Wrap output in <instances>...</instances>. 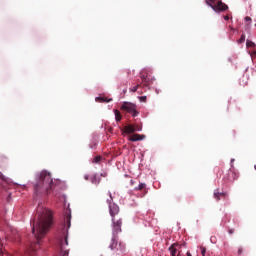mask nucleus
I'll return each instance as SVG.
<instances>
[{"label":"nucleus","mask_w":256,"mask_h":256,"mask_svg":"<svg viewBox=\"0 0 256 256\" xmlns=\"http://www.w3.org/2000/svg\"><path fill=\"white\" fill-rule=\"evenodd\" d=\"M32 225V233L36 238L37 242L32 243L28 248V255L35 256L34 253L41 247V240L53 225V213L47 208L39 206L37 208V214L34 219L30 221Z\"/></svg>","instance_id":"nucleus-1"},{"label":"nucleus","mask_w":256,"mask_h":256,"mask_svg":"<svg viewBox=\"0 0 256 256\" xmlns=\"http://www.w3.org/2000/svg\"><path fill=\"white\" fill-rule=\"evenodd\" d=\"M55 189V182L51 177V173L47 171H42L38 175V180L34 184V193L35 195H49L53 193Z\"/></svg>","instance_id":"nucleus-2"},{"label":"nucleus","mask_w":256,"mask_h":256,"mask_svg":"<svg viewBox=\"0 0 256 256\" xmlns=\"http://www.w3.org/2000/svg\"><path fill=\"white\" fill-rule=\"evenodd\" d=\"M70 227H71V209H67L64 212V227L62 230V234L58 238V245L60 248L59 256H69V250H67V245H69V242L67 241V237L69 235Z\"/></svg>","instance_id":"nucleus-3"},{"label":"nucleus","mask_w":256,"mask_h":256,"mask_svg":"<svg viewBox=\"0 0 256 256\" xmlns=\"http://www.w3.org/2000/svg\"><path fill=\"white\" fill-rule=\"evenodd\" d=\"M108 195L110 199L107 200V203L109 205V213L112 218V233L113 235H119V233H121V225H123V219L119 217V206H117L115 203H112L113 195L111 192H109Z\"/></svg>","instance_id":"nucleus-4"},{"label":"nucleus","mask_w":256,"mask_h":256,"mask_svg":"<svg viewBox=\"0 0 256 256\" xmlns=\"http://www.w3.org/2000/svg\"><path fill=\"white\" fill-rule=\"evenodd\" d=\"M206 4L216 13L227 11V9H229V6H227V4L223 3L222 1L216 2L215 0H206Z\"/></svg>","instance_id":"nucleus-5"},{"label":"nucleus","mask_w":256,"mask_h":256,"mask_svg":"<svg viewBox=\"0 0 256 256\" xmlns=\"http://www.w3.org/2000/svg\"><path fill=\"white\" fill-rule=\"evenodd\" d=\"M121 111L130 113L132 117H137V115H139V112L137 111V105L131 102H123V104L121 105Z\"/></svg>","instance_id":"nucleus-6"},{"label":"nucleus","mask_w":256,"mask_h":256,"mask_svg":"<svg viewBox=\"0 0 256 256\" xmlns=\"http://www.w3.org/2000/svg\"><path fill=\"white\" fill-rule=\"evenodd\" d=\"M182 247H185V244H179V243H174L172 244L168 250L170 251L171 256H181V251L180 249Z\"/></svg>","instance_id":"nucleus-7"},{"label":"nucleus","mask_w":256,"mask_h":256,"mask_svg":"<svg viewBox=\"0 0 256 256\" xmlns=\"http://www.w3.org/2000/svg\"><path fill=\"white\" fill-rule=\"evenodd\" d=\"M110 249H112V251H114V249H116V251H124L125 245L117 243V239L114 237L112 239V243L110 244Z\"/></svg>","instance_id":"nucleus-8"},{"label":"nucleus","mask_w":256,"mask_h":256,"mask_svg":"<svg viewBox=\"0 0 256 256\" xmlns=\"http://www.w3.org/2000/svg\"><path fill=\"white\" fill-rule=\"evenodd\" d=\"M122 133L123 135H125V133L127 135H131V133H135V126L133 124L130 125H126L123 129H122Z\"/></svg>","instance_id":"nucleus-9"},{"label":"nucleus","mask_w":256,"mask_h":256,"mask_svg":"<svg viewBox=\"0 0 256 256\" xmlns=\"http://www.w3.org/2000/svg\"><path fill=\"white\" fill-rule=\"evenodd\" d=\"M143 139H145V135L133 134L128 138V141H132V143H135L136 141H143Z\"/></svg>","instance_id":"nucleus-10"},{"label":"nucleus","mask_w":256,"mask_h":256,"mask_svg":"<svg viewBox=\"0 0 256 256\" xmlns=\"http://www.w3.org/2000/svg\"><path fill=\"white\" fill-rule=\"evenodd\" d=\"M141 81H142L144 87H149V83H150L151 80L149 79L148 76L141 75Z\"/></svg>","instance_id":"nucleus-11"},{"label":"nucleus","mask_w":256,"mask_h":256,"mask_svg":"<svg viewBox=\"0 0 256 256\" xmlns=\"http://www.w3.org/2000/svg\"><path fill=\"white\" fill-rule=\"evenodd\" d=\"M221 197H225V193H221L219 190H216L214 192V199H216V201H220Z\"/></svg>","instance_id":"nucleus-12"},{"label":"nucleus","mask_w":256,"mask_h":256,"mask_svg":"<svg viewBox=\"0 0 256 256\" xmlns=\"http://www.w3.org/2000/svg\"><path fill=\"white\" fill-rule=\"evenodd\" d=\"M91 183H93L94 185H99V183H101V179L97 178V175H94L91 178Z\"/></svg>","instance_id":"nucleus-13"},{"label":"nucleus","mask_w":256,"mask_h":256,"mask_svg":"<svg viewBox=\"0 0 256 256\" xmlns=\"http://www.w3.org/2000/svg\"><path fill=\"white\" fill-rule=\"evenodd\" d=\"M115 120L117 121V123H119V121H121L122 116H121V112H119V110H115Z\"/></svg>","instance_id":"nucleus-14"},{"label":"nucleus","mask_w":256,"mask_h":256,"mask_svg":"<svg viewBox=\"0 0 256 256\" xmlns=\"http://www.w3.org/2000/svg\"><path fill=\"white\" fill-rule=\"evenodd\" d=\"M246 47L255 48L256 47L255 42H253L251 40H247Z\"/></svg>","instance_id":"nucleus-15"},{"label":"nucleus","mask_w":256,"mask_h":256,"mask_svg":"<svg viewBox=\"0 0 256 256\" xmlns=\"http://www.w3.org/2000/svg\"><path fill=\"white\" fill-rule=\"evenodd\" d=\"M134 126V132L135 131H143V126L139 125V124H135Z\"/></svg>","instance_id":"nucleus-16"},{"label":"nucleus","mask_w":256,"mask_h":256,"mask_svg":"<svg viewBox=\"0 0 256 256\" xmlns=\"http://www.w3.org/2000/svg\"><path fill=\"white\" fill-rule=\"evenodd\" d=\"M146 185L145 183H140L139 186L136 188L137 191H143L145 189Z\"/></svg>","instance_id":"nucleus-17"},{"label":"nucleus","mask_w":256,"mask_h":256,"mask_svg":"<svg viewBox=\"0 0 256 256\" xmlns=\"http://www.w3.org/2000/svg\"><path fill=\"white\" fill-rule=\"evenodd\" d=\"M138 99L141 103H146L147 102V96H140V97H138Z\"/></svg>","instance_id":"nucleus-18"},{"label":"nucleus","mask_w":256,"mask_h":256,"mask_svg":"<svg viewBox=\"0 0 256 256\" xmlns=\"http://www.w3.org/2000/svg\"><path fill=\"white\" fill-rule=\"evenodd\" d=\"M101 159H102L101 156H96V157L93 159V163H100V162H101Z\"/></svg>","instance_id":"nucleus-19"},{"label":"nucleus","mask_w":256,"mask_h":256,"mask_svg":"<svg viewBox=\"0 0 256 256\" xmlns=\"http://www.w3.org/2000/svg\"><path fill=\"white\" fill-rule=\"evenodd\" d=\"M238 43L241 44V43H245V34H242L240 39L238 40Z\"/></svg>","instance_id":"nucleus-20"},{"label":"nucleus","mask_w":256,"mask_h":256,"mask_svg":"<svg viewBox=\"0 0 256 256\" xmlns=\"http://www.w3.org/2000/svg\"><path fill=\"white\" fill-rule=\"evenodd\" d=\"M200 250H201V255L205 256V253H207V249L204 246H201Z\"/></svg>","instance_id":"nucleus-21"},{"label":"nucleus","mask_w":256,"mask_h":256,"mask_svg":"<svg viewBox=\"0 0 256 256\" xmlns=\"http://www.w3.org/2000/svg\"><path fill=\"white\" fill-rule=\"evenodd\" d=\"M138 89H139V85L131 88L130 91H132V93H135V92H137Z\"/></svg>","instance_id":"nucleus-22"},{"label":"nucleus","mask_w":256,"mask_h":256,"mask_svg":"<svg viewBox=\"0 0 256 256\" xmlns=\"http://www.w3.org/2000/svg\"><path fill=\"white\" fill-rule=\"evenodd\" d=\"M245 21H246V23H251V17L246 16V17H245Z\"/></svg>","instance_id":"nucleus-23"},{"label":"nucleus","mask_w":256,"mask_h":256,"mask_svg":"<svg viewBox=\"0 0 256 256\" xmlns=\"http://www.w3.org/2000/svg\"><path fill=\"white\" fill-rule=\"evenodd\" d=\"M228 233H229V235H233L235 233V229H229Z\"/></svg>","instance_id":"nucleus-24"},{"label":"nucleus","mask_w":256,"mask_h":256,"mask_svg":"<svg viewBox=\"0 0 256 256\" xmlns=\"http://www.w3.org/2000/svg\"><path fill=\"white\" fill-rule=\"evenodd\" d=\"M243 253V248L238 249V255H241Z\"/></svg>","instance_id":"nucleus-25"},{"label":"nucleus","mask_w":256,"mask_h":256,"mask_svg":"<svg viewBox=\"0 0 256 256\" xmlns=\"http://www.w3.org/2000/svg\"><path fill=\"white\" fill-rule=\"evenodd\" d=\"M225 21H229V16H224Z\"/></svg>","instance_id":"nucleus-26"},{"label":"nucleus","mask_w":256,"mask_h":256,"mask_svg":"<svg viewBox=\"0 0 256 256\" xmlns=\"http://www.w3.org/2000/svg\"><path fill=\"white\" fill-rule=\"evenodd\" d=\"M84 179H85L86 181H89V176L85 175V176H84Z\"/></svg>","instance_id":"nucleus-27"},{"label":"nucleus","mask_w":256,"mask_h":256,"mask_svg":"<svg viewBox=\"0 0 256 256\" xmlns=\"http://www.w3.org/2000/svg\"><path fill=\"white\" fill-rule=\"evenodd\" d=\"M101 177H107V173L101 174Z\"/></svg>","instance_id":"nucleus-28"},{"label":"nucleus","mask_w":256,"mask_h":256,"mask_svg":"<svg viewBox=\"0 0 256 256\" xmlns=\"http://www.w3.org/2000/svg\"><path fill=\"white\" fill-rule=\"evenodd\" d=\"M186 255L187 256H193V255H191V252H189V251L186 253Z\"/></svg>","instance_id":"nucleus-29"}]
</instances>
